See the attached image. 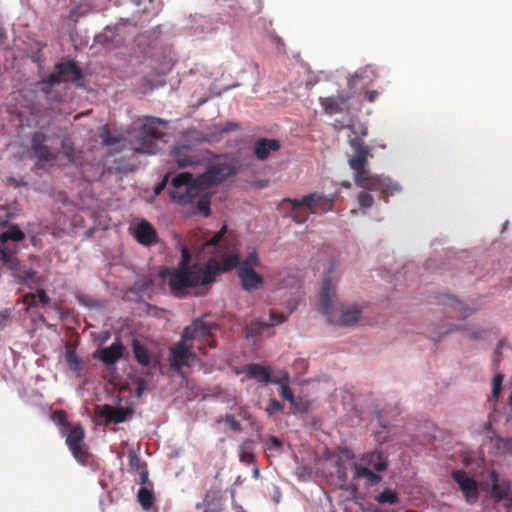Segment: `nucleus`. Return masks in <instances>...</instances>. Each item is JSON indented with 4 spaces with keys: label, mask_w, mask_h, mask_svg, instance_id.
<instances>
[{
    "label": "nucleus",
    "mask_w": 512,
    "mask_h": 512,
    "mask_svg": "<svg viewBox=\"0 0 512 512\" xmlns=\"http://www.w3.org/2000/svg\"><path fill=\"white\" fill-rule=\"evenodd\" d=\"M172 156L179 168L201 165L205 159L204 152L192 145L174 147Z\"/></svg>",
    "instance_id": "nucleus-13"
},
{
    "label": "nucleus",
    "mask_w": 512,
    "mask_h": 512,
    "mask_svg": "<svg viewBox=\"0 0 512 512\" xmlns=\"http://www.w3.org/2000/svg\"><path fill=\"white\" fill-rule=\"evenodd\" d=\"M285 204H292L295 207H306L309 213L328 212L333 209V200L327 196L318 195L315 193L303 196L301 199L284 198L280 206L284 207Z\"/></svg>",
    "instance_id": "nucleus-10"
},
{
    "label": "nucleus",
    "mask_w": 512,
    "mask_h": 512,
    "mask_svg": "<svg viewBox=\"0 0 512 512\" xmlns=\"http://www.w3.org/2000/svg\"><path fill=\"white\" fill-rule=\"evenodd\" d=\"M503 374H497L494 378H493V382H492V395L493 397H498L499 394H500V391H501V385H502V382H503Z\"/></svg>",
    "instance_id": "nucleus-48"
},
{
    "label": "nucleus",
    "mask_w": 512,
    "mask_h": 512,
    "mask_svg": "<svg viewBox=\"0 0 512 512\" xmlns=\"http://www.w3.org/2000/svg\"><path fill=\"white\" fill-rule=\"evenodd\" d=\"M50 124L49 120H45V111L36 105L29 107V117L27 118V125L45 128Z\"/></svg>",
    "instance_id": "nucleus-26"
},
{
    "label": "nucleus",
    "mask_w": 512,
    "mask_h": 512,
    "mask_svg": "<svg viewBox=\"0 0 512 512\" xmlns=\"http://www.w3.org/2000/svg\"><path fill=\"white\" fill-rule=\"evenodd\" d=\"M159 276L163 284L169 287L170 293L178 298L190 294L191 289H195L196 296L204 295V289L212 284L205 265L197 263L192 268H163L159 271Z\"/></svg>",
    "instance_id": "nucleus-2"
},
{
    "label": "nucleus",
    "mask_w": 512,
    "mask_h": 512,
    "mask_svg": "<svg viewBox=\"0 0 512 512\" xmlns=\"http://www.w3.org/2000/svg\"><path fill=\"white\" fill-rule=\"evenodd\" d=\"M134 414L132 407H114L111 405H104L99 412V415L106 419L107 423H122L131 418Z\"/></svg>",
    "instance_id": "nucleus-20"
},
{
    "label": "nucleus",
    "mask_w": 512,
    "mask_h": 512,
    "mask_svg": "<svg viewBox=\"0 0 512 512\" xmlns=\"http://www.w3.org/2000/svg\"><path fill=\"white\" fill-rule=\"evenodd\" d=\"M287 204L284 205V207ZM290 206V210L288 212V215L293 219L294 222L298 224H302L307 221L309 217V213L302 210L301 207H295L292 204H288Z\"/></svg>",
    "instance_id": "nucleus-36"
},
{
    "label": "nucleus",
    "mask_w": 512,
    "mask_h": 512,
    "mask_svg": "<svg viewBox=\"0 0 512 512\" xmlns=\"http://www.w3.org/2000/svg\"><path fill=\"white\" fill-rule=\"evenodd\" d=\"M348 129L355 135L348 141L353 150V154L348 157V163L353 171L355 184L361 189L380 193V197L387 201L389 195L400 191V185L389 177L372 174L367 169L368 159L372 156L370 147L362 139L367 135V128L363 125H349Z\"/></svg>",
    "instance_id": "nucleus-1"
},
{
    "label": "nucleus",
    "mask_w": 512,
    "mask_h": 512,
    "mask_svg": "<svg viewBox=\"0 0 512 512\" xmlns=\"http://www.w3.org/2000/svg\"><path fill=\"white\" fill-rule=\"evenodd\" d=\"M52 419L62 425L65 430L69 429V427H72L70 423L67 422L66 413L64 411L53 412Z\"/></svg>",
    "instance_id": "nucleus-47"
},
{
    "label": "nucleus",
    "mask_w": 512,
    "mask_h": 512,
    "mask_svg": "<svg viewBox=\"0 0 512 512\" xmlns=\"http://www.w3.org/2000/svg\"><path fill=\"white\" fill-rule=\"evenodd\" d=\"M25 239V233L17 226L11 225L7 231L0 234V243L5 245L8 241L20 242Z\"/></svg>",
    "instance_id": "nucleus-33"
},
{
    "label": "nucleus",
    "mask_w": 512,
    "mask_h": 512,
    "mask_svg": "<svg viewBox=\"0 0 512 512\" xmlns=\"http://www.w3.org/2000/svg\"><path fill=\"white\" fill-rule=\"evenodd\" d=\"M340 452L346 459H353L355 457L354 453L348 448H343Z\"/></svg>",
    "instance_id": "nucleus-61"
},
{
    "label": "nucleus",
    "mask_w": 512,
    "mask_h": 512,
    "mask_svg": "<svg viewBox=\"0 0 512 512\" xmlns=\"http://www.w3.org/2000/svg\"><path fill=\"white\" fill-rule=\"evenodd\" d=\"M66 444L71 451L73 457L80 463L86 464L89 459V452L84 442L85 431L81 425L69 427L63 431Z\"/></svg>",
    "instance_id": "nucleus-9"
},
{
    "label": "nucleus",
    "mask_w": 512,
    "mask_h": 512,
    "mask_svg": "<svg viewBox=\"0 0 512 512\" xmlns=\"http://www.w3.org/2000/svg\"><path fill=\"white\" fill-rule=\"evenodd\" d=\"M222 495L220 491H208L204 498L205 512H220L221 505L220 501Z\"/></svg>",
    "instance_id": "nucleus-32"
},
{
    "label": "nucleus",
    "mask_w": 512,
    "mask_h": 512,
    "mask_svg": "<svg viewBox=\"0 0 512 512\" xmlns=\"http://www.w3.org/2000/svg\"><path fill=\"white\" fill-rule=\"evenodd\" d=\"M366 97H367V100L372 103L378 97V91H376V90L368 91L366 93Z\"/></svg>",
    "instance_id": "nucleus-60"
},
{
    "label": "nucleus",
    "mask_w": 512,
    "mask_h": 512,
    "mask_svg": "<svg viewBox=\"0 0 512 512\" xmlns=\"http://www.w3.org/2000/svg\"><path fill=\"white\" fill-rule=\"evenodd\" d=\"M236 173L235 165L231 162H216L210 164L206 171L197 175V182L202 185L206 193L210 188L222 183L226 178Z\"/></svg>",
    "instance_id": "nucleus-7"
},
{
    "label": "nucleus",
    "mask_w": 512,
    "mask_h": 512,
    "mask_svg": "<svg viewBox=\"0 0 512 512\" xmlns=\"http://www.w3.org/2000/svg\"><path fill=\"white\" fill-rule=\"evenodd\" d=\"M140 472V483L145 484L148 482V471L147 469H143Z\"/></svg>",
    "instance_id": "nucleus-62"
},
{
    "label": "nucleus",
    "mask_w": 512,
    "mask_h": 512,
    "mask_svg": "<svg viewBox=\"0 0 512 512\" xmlns=\"http://www.w3.org/2000/svg\"><path fill=\"white\" fill-rule=\"evenodd\" d=\"M490 480L492 482L491 496L496 501H500V500L505 499L508 496V489H509V487L499 483V481H498V474L495 471H492L490 473Z\"/></svg>",
    "instance_id": "nucleus-29"
},
{
    "label": "nucleus",
    "mask_w": 512,
    "mask_h": 512,
    "mask_svg": "<svg viewBox=\"0 0 512 512\" xmlns=\"http://www.w3.org/2000/svg\"><path fill=\"white\" fill-rule=\"evenodd\" d=\"M367 72H373L371 67H365L363 69L358 70L353 76L348 79V86L351 89H354L357 85V80L362 78L363 75Z\"/></svg>",
    "instance_id": "nucleus-45"
},
{
    "label": "nucleus",
    "mask_w": 512,
    "mask_h": 512,
    "mask_svg": "<svg viewBox=\"0 0 512 512\" xmlns=\"http://www.w3.org/2000/svg\"><path fill=\"white\" fill-rule=\"evenodd\" d=\"M205 194L202 185L197 182L190 172H182L173 177L169 188V196L179 204L193 203L199 196Z\"/></svg>",
    "instance_id": "nucleus-5"
},
{
    "label": "nucleus",
    "mask_w": 512,
    "mask_h": 512,
    "mask_svg": "<svg viewBox=\"0 0 512 512\" xmlns=\"http://www.w3.org/2000/svg\"><path fill=\"white\" fill-rule=\"evenodd\" d=\"M193 345L187 339L181 337L180 341L170 348V367L173 371L180 373L182 367L190 366V361L196 359Z\"/></svg>",
    "instance_id": "nucleus-11"
},
{
    "label": "nucleus",
    "mask_w": 512,
    "mask_h": 512,
    "mask_svg": "<svg viewBox=\"0 0 512 512\" xmlns=\"http://www.w3.org/2000/svg\"><path fill=\"white\" fill-rule=\"evenodd\" d=\"M281 144L277 139L259 138L254 143V154L258 160L264 161L268 159L271 152L280 149Z\"/></svg>",
    "instance_id": "nucleus-22"
},
{
    "label": "nucleus",
    "mask_w": 512,
    "mask_h": 512,
    "mask_svg": "<svg viewBox=\"0 0 512 512\" xmlns=\"http://www.w3.org/2000/svg\"><path fill=\"white\" fill-rule=\"evenodd\" d=\"M452 478L458 484L467 503L475 504L479 499V489L474 477L465 470H456L452 472Z\"/></svg>",
    "instance_id": "nucleus-15"
},
{
    "label": "nucleus",
    "mask_w": 512,
    "mask_h": 512,
    "mask_svg": "<svg viewBox=\"0 0 512 512\" xmlns=\"http://www.w3.org/2000/svg\"><path fill=\"white\" fill-rule=\"evenodd\" d=\"M168 178H169V175L166 174L164 176L163 180L155 187V194L161 193V191L167 186Z\"/></svg>",
    "instance_id": "nucleus-58"
},
{
    "label": "nucleus",
    "mask_w": 512,
    "mask_h": 512,
    "mask_svg": "<svg viewBox=\"0 0 512 512\" xmlns=\"http://www.w3.org/2000/svg\"><path fill=\"white\" fill-rule=\"evenodd\" d=\"M167 124L166 120L153 116H145L134 122L130 131L134 151L142 154L155 153L156 144L153 140L164 136V132L159 127L162 126L165 129Z\"/></svg>",
    "instance_id": "nucleus-3"
},
{
    "label": "nucleus",
    "mask_w": 512,
    "mask_h": 512,
    "mask_svg": "<svg viewBox=\"0 0 512 512\" xmlns=\"http://www.w3.org/2000/svg\"><path fill=\"white\" fill-rule=\"evenodd\" d=\"M335 98L339 99V102L341 105H344L352 98V93L350 92H338V94L335 96Z\"/></svg>",
    "instance_id": "nucleus-55"
},
{
    "label": "nucleus",
    "mask_w": 512,
    "mask_h": 512,
    "mask_svg": "<svg viewBox=\"0 0 512 512\" xmlns=\"http://www.w3.org/2000/svg\"><path fill=\"white\" fill-rule=\"evenodd\" d=\"M124 346L119 339H116L111 346L100 351V360L105 365L115 364L123 356Z\"/></svg>",
    "instance_id": "nucleus-24"
},
{
    "label": "nucleus",
    "mask_w": 512,
    "mask_h": 512,
    "mask_svg": "<svg viewBox=\"0 0 512 512\" xmlns=\"http://www.w3.org/2000/svg\"><path fill=\"white\" fill-rule=\"evenodd\" d=\"M103 144L106 146H115L119 145L118 150L123 149L122 139L120 137L114 136L108 129H105L102 134Z\"/></svg>",
    "instance_id": "nucleus-38"
},
{
    "label": "nucleus",
    "mask_w": 512,
    "mask_h": 512,
    "mask_svg": "<svg viewBox=\"0 0 512 512\" xmlns=\"http://www.w3.org/2000/svg\"><path fill=\"white\" fill-rule=\"evenodd\" d=\"M23 303L31 306H36L37 304V295L36 293H27L23 296Z\"/></svg>",
    "instance_id": "nucleus-52"
},
{
    "label": "nucleus",
    "mask_w": 512,
    "mask_h": 512,
    "mask_svg": "<svg viewBox=\"0 0 512 512\" xmlns=\"http://www.w3.org/2000/svg\"><path fill=\"white\" fill-rule=\"evenodd\" d=\"M132 351L134 354V358L137 361L138 364L144 367H148L152 363V353L150 350L142 344L139 340L133 339L132 340Z\"/></svg>",
    "instance_id": "nucleus-25"
},
{
    "label": "nucleus",
    "mask_w": 512,
    "mask_h": 512,
    "mask_svg": "<svg viewBox=\"0 0 512 512\" xmlns=\"http://www.w3.org/2000/svg\"><path fill=\"white\" fill-rule=\"evenodd\" d=\"M227 226L224 225L217 233L210 238H205V233L202 230L194 232L188 239L190 248L198 253L212 254L214 252L220 253L222 248L229 249L230 240L229 236H225Z\"/></svg>",
    "instance_id": "nucleus-6"
},
{
    "label": "nucleus",
    "mask_w": 512,
    "mask_h": 512,
    "mask_svg": "<svg viewBox=\"0 0 512 512\" xmlns=\"http://www.w3.org/2000/svg\"><path fill=\"white\" fill-rule=\"evenodd\" d=\"M319 103L325 114L334 115L343 112V105L339 102V99L335 96L331 97H320Z\"/></svg>",
    "instance_id": "nucleus-28"
},
{
    "label": "nucleus",
    "mask_w": 512,
    "mask_h": 512,
    "mask_svg": "<svg viewBox=\"0 0 512 512\" xmlns=\"http://www.w3.org/2000/svg\"><path fill=\"white\" fill-rule=\"evenodd\" d=\"M239 128H240V125L238 123L232 122V121H227L221 126L220 131L223 133H228L231 131L238 130Z\"/></svg>",
    "instance_id": "nucleus-51"
},
{
    "label": "nucleus",
    "mask_w": 512,
    "mask_h": 512,
    "mask_svg": "<svg viewBox=\"0 0 512 512\" xmlns=\"http://www.w3.org/2000/svg\"><path fill=\"white\" fill-rule=\"evenodd\" d=\"M197 201V209L202 212L205 216H209L210 214V202L207 196L198 197Z\"/></svg>",
    "instance_id": "nucleus-46"
},
{
    "label": "nucleus",
    "mask_w": 512,
    "mask_h": 512,
    "mask_svg": "<svg viewBox=\"0 0 512 512\" xmlns=\"http://www.w3.org/2000/svg\"><path fill=\"white\" fill-rule=\"evenodd\" d=\"M239 256L230 252L221 257V261L210 258L205 264L207 272H209L211 283H214L217 276L223 272L231 271L233 268H239Z\"/></svg>",
    "instance_id": "nucleus-16"
},
{
    "label": "nucleus",
    "mask_w": 512,
    "mask_h": 512,
    "mask_svg": "<svg viewBox=\"0 0 512 512\" xmlns=\"http://www.w3.org/2000/svg\"><path fill=\"white\" fill-rule=\"evenodd\" d=\"M294 366L295 367L305 368L307 366V363L303 359H297V360L294 361Z\"/></svg>",
    "instance_id": "nucleus-63"
},
{
    "label": "nucleus",
    "mask_w": 512,
    "mask_h": 512,
    "mask_svg": "<svg viewBox=\"0 0 512 512\" xmlns=\"http://www.w3.org/2000/svg\"><path fill=\"white\" fill-rule=\"evenodd\" d=\"M133 236L138 243L150 246L158 242L155 228L147 220L142 219L134 229Z\"/></svg>",
    "instance_id": "nucleus-21"
},
{
    "label": "nucleus",
    "mask_w": 512,
    "mask_h": 512,
    "mask_svg": "<svg viewBox=\"0 0 512 512\" xmlns=\"http://www.w3.org/2000/svg\"><path fill=\"white\" fill-rule=\"evenodd\" d=\"M237 275L240 280L241 287L246 292H252L260 288L263 284V278L254 268L239 267Z\"/></svg>",
    "instance_id": "nucleus-19"
},
{
    "label": "nucleus",
    "mask_w": 512,
    "mask_h": 512,
    "mask_svg": "<svg viewBox=\"0 0 512 512\" xmlns=\"http://www.w3.org/2000/svg\"><path fill=\"white\" fill-rule=\"evenodd\" d=\"M502 346H503V341L500 340L498 345H497V348H496V350L494 351V354H493V363L496 366L499 364V362L501 361V358H502V352H501Z\"/></svg>",
    "instance_id": "nucleus-53"
},
{
    "label": "nucleus",
    "mask_w": 512,
    "mask_h": 512,
    "mask_svg": "<svg viewBox=\"0 0 512 512\" xmlns=\"http://www.w3.org/2000/svg\"><path fill=\"white\" fill-rule=\"evenodd\" d=\"M225 422L235 431L241 429V423L231 414L226 415Z\"/></svg>",
    "instance_id": "nucleus-49"
},
{
    "label": "nucleus",
    "mask_w": 512,
    "mask_h": 512,
    "mask_svg": "<svg viewBox=\"0 0 512 512\" xmlns=\"http://www.w3.org/2000/svg\"><path fill=\"white\" fill-rule=\"evenodd\" d=\"M269 443H270L269 448H273L276 451H279L282 447V441L279 438H277L276 436H271L269 438Z\"/></svg>",
    "instance_id": "nucleus-56"
},
{
    "label": "nucleus",
    "mask_w": 512,
    "mask_h": 512,
    "mask_svg": "<svg viewBox=\"0 0 512 512\" xmlns=\"http://www.w3.org/2000/svg\"><path fill=\"white\" fill-rule=\"evenodd\" d=\"M243 372L252 379L260 383L268 384L274 383L277 378L271 377L270 367H265L260 364H248L244 366Z\"/></svg>",
    "instance_id": "nucleus-23"
},
{
    "label": "nucleus",
    "mask_w": 512,
    "mask_h": 512,
    "mask_svg": "<svg viewBox=\"0 0 512 512\" xmlns=\"http://www.w3.org/2000/svg\"><path fill=\"white\" fill-rule=\"evenodd\" d=\"M283 409L284 405L279 400L273 398L269 401V404L265 408V411L269 416H272L275 413L283 411Z\"/></svg>",
    "instance_id": "nucleus-43"
},
{
    "label": "nucleus",
    "mask_w": 512,
    "mask_h": 512,
    "mask_svg": "<svg viewBox=\"0 0 512 512\" xmlns=\"http://www.w3.org/2000/svg\"><path fill=\"white\" fill-rule=\"evenodd\" d=\"M452 308L459 314V316L464 318L472 313V310L467 305L458 300L453 301Z\"/></svg>",
    "instance_id": "nucleus-44"
},
{
    "label": "nucleus",
    "mask_w": 512,
    "mask_h": 512,
    "mask_svg": "<svg viewBox=\"0 0 512 512\" xmlns=\"http://www.w3.org/2000/svg\"><path fill=\"white\" fill-rule=\"evenodd\" d=\"M259 265V258L255 251L249 253L243 261H240L239 267L254 268Z\"/></svg>",
    "instance_id": "nucleus-42"
},
{
    "label": "nucleus",
    "mask_w": 512,
    "mask_h": 512,
    "mask_svg": "<svg viewBox=\"0 0 512 512\" xmlns=\"http://www.w3.org/2000/svg\"><path fill=\"white\" fill-rule=\"evenodd\" d=\"M357 200L361 209L365 210L373 206L374 198L367 191L359 192Z\"/></svg>",
    "instance_id": "nucleus-40"
},
{
    "label": "nucleus",
    "mask_w": 512,
    "mask_h": 512,
    "mask_svg": "<svg viewBox=\"0 0 512 512\" xmlns=\"http://www.w3.org/2000/svg\"><path fill=\"white\" fill-rule=\"evenodd\" d=\"M50 138L43 131H35L31 135V150L40 161L52 162L57 158V153L46 144Z\"/></svg>",
    "instance_id": "nucleus-17"
},
{
    "label": "nucleus",
    "mask_w": 512,
    "mask_h": 512,
    "mask_svg": "<svg viewBox=\"0 0 512 512\" xmlns=\"http://www.w3.org/2000/svg\"><path fill=\"white\" fill-rule=\"evenodd\" d=\"M240 460L249 463L253 460V455L250 452L243 451L240 455Z\"/></svg>",
    "instance_id": "nucleus-59"
},
{
    "label": "nucleus",
    "mask_w": 512,
    "mask_h": 512,
    "mask_svg": "<svg viewBox=\"0 0 512 512\" xmlns=\"http://www.w3.org/2000/svg\"><path fill=\"white\" fill-rule=\"evenodd\" d=\"M298 302L293 300L289 301L287 305L288 314H278L274 310H271L270 312V318L272 320L271 324H268L266 322H251L249 325L245 327L246 337L248 339L255 340L258 336H260L267 328L275 325L280 324L284 322L288 315H290L296 308H297Z\"/></svg>",
    "instance_id": "nucleus-12"
},
{
    "label": "nucleus",
    "mask_w": 512,
    "mask_h": 512,
    "mask_svg": "<svg viewBox=\"0 0 512 512\" xmlns=\"http://www.w3.org/2000/svg\"><path fill=\"white\" fill-rule=\"evenodd\" d=\"M65 360L70 370L75 372L80 369V359L77 356L75 350H73L71 347H67L65 352Z\"/></svg>",
    "instance_id": "nucleus-37"
},
{
    "label": "nucleus",
    "mask_w": 512,
    "mask_h": 512,
    "mask_svg": "<svg viewBox=\"0 0 512 512\" xmlns=\"http://www.w3.org/2000/svg\"><path fill=\"white\" fill-rule=\"evenodd\" d=\"M62 149L66 156H68V157L71 156L73 147H72V143L70 142V140L64 139L62 141Z\"/></svg>",
    "instance_id": "nucleus-57"
},
{
    "label": "nucleus",
    "mask_w": 512,
    "mask_h": 512,
    "mask_svg": "<svg viewBox=\"0 0 512 512\" xmlns=\"http://www.w3.org/2000/svg\"><path fill=\"white\" fill-rule=\"evenodd\" d=\"M375 500L380 504L388 503L394 505L399 503V496L397 492L386 488L375 497Z\"/></svg>",
    "instance_id": "nucleus-35"
},
{
    "label": "nucleus",
    "mask_w": 512,
    "mask_h": 512,
    "mask_svg": "<svg viewBox=\"0 0 512 512\" xmlns=\"http://www.w3.org/2000/svg\"><path fill=\"white\" fill-rule=\"evenodd\" d=\"M138 501L144 510H149L154 502V494L146 487H141L137 494Z\"/></svg>",
    "instance_id": "nucleus-34"
},
{
    "label": "nucleus",
    "mask_w": 512,
    "mask_h": 512,
    "mask_svg": "<svg viewBox=\"0 0 512 512\" xmlns=\"http://www.w3.org/2000/svg\"><path fill=\"white\" fill-rule=\"evenodd\" d=\"M331 273L332 269H329L328 275L323 279L318 298V309L327 316H330L334 309L335 285L330 277Z\"/></svg>",
    "instance_id": "nucleus-18"
},
{
    "label": "nucleus",
    "mask_w": 512,
    "mask_h": 512,
    "mask_svg": "<svg viewBox=\"0 0 512 512\" xmlns=\"http://www.w3.org/2000/svg\"><path fill=\"white\" fill-rule=\"evenodd\" d=\"M36 295H37V302H39L43 306L48 305L50 303V298L44 289H38L36 292Z\"/></svg>",
    "instance_id": "nucleus-50"
},
{
    "label": "nucleus",
    "mask_w": 512,
    "mask_h": 512,
    "mask_svg": "<svg viewBox=\"0 0 512 512\" xmlns=\"http://www.w3.org/2000/svg\"><path fill=\"white\" fill-rule=\"evenodd\" d=\"M83 71L74 60L59 62L55 65V73L46 77L45 83L60 84L73 83L76 86L81 85Z\"/></svg>",
    "instance_id": "nucleus-8"
},
{
    "label": "nucleus",
    "mask_w": 512,
    "mask_h": 512,
    "mask_svg": "<svg viewBox=\"0 0 512 512\" xmlns=\"http://www.w3.org/2000/svg\"><path fill=\"white\" fill-rule=\"evenodd\" d=\"M46 81V78L42 79L41 81H39L37 83V86L39 87V90L48 95L50 93V90H51V87L54 85V84H50V83H45Z\"/></svg>",
    "instance_id": "nucleus-54"
},
{
    "label": "nucleus",
    "mask_w": 512,
    "mask_h": 512,
    "mask_svg": "<svg viewBox=\"0 0 512 512\" xmlns=\"http://www.w3.org/2000/svg\"><path fill=\"white\" fill-rule=\"evenodd\" d=\"M15 250L9 249L8 247H0V260L10 270H18L20 261L15 256Z\"/></svg>",
    "instance_id": "nucleus-31"
},
{
    "label": "nucleus",
    "mask_w": 512,
    "mask_h": 512,
    "mask_svg": "<svg viewBox=\"0 0 512 512\" xmlns=\"http://www.w3.org/2000/svg\"><path fill=\"white\" fill-rule=\"evenodd\" d=\"M360 315L361 311L357 307L351 306L341 310V314L338 320L331 319V321L342 326H351L358 322Z\"/></svg>",
    "instance_id": "nucleus-27"
},
{
    "label": "nucleus",
    "mask_w": 512,
    "mask_h": 512,
    "mask_svg": "<svg viewBox=\"0 0 512 512\" xmlns=\"http://www.w3.org/2000/svg\"><path fill=\"white\" fill-rule=\"evenodd\" d=\"M338 473H339V478L340 479H342V480L346 479V472L345 471L339 470Z\"/></svg>",
    "instance_id": "nucleus-64"
},
{
    "label": "nucleus",
    "mask_w": 512,
    "mask_h": 512,
    "mask_svg": "<svg viewBox=\"0 0 512 512\" xmlns=\"http://www.w3.org/2000/svg\"><path fill=\"white\" fill-rule=\"evenodd\" d=\"M290 376L284 373L281 377L277 378L274 384L280 385L279 394L282 398L289 401L292 405L295 404V397L292 389L289 387Z\"/></svg>",
    "instance_id": "nucleus-30"
},
{
    "label": "nucleus",
    "mask_w": 512,
    "mask_h": 512,
    "mask_svg": "<svg viewBox=\"0 0 512 512\" xmlns=\"http://www.w3.org/2000/svg\"><path fill=\"white\" fill-rule=\"evenodd\" d=\"M129 468L131 471L139 472L143 469H146V464L141 460L139 455L134 451H130L129 453Z\"/></svg>",
    "instance_id": "nucleus-39"
},
{
    "label": "nucleus",
    "mask_w": 512,
    "mask_h": 512,
    "mask_svg": "<svg viewBox=\"0 0 512 512\" xmlns=\"http://www.w3.org/2000/svg\"><path fill=\"white\" fill-rule=\"evenodd\" d=\"M191 264V252L190 248L187 246H182L181 248V260L177 266V268H192Z\"/></svg>",
    "instance_id": "nucleus-41"
},
{
    "label": "nucleus",
    "mask_w": 512,
    "mask_h": 512,
    "mask_svg": "<svg viewBox=\"0 0 512 512\" xmlns=\"http://www.w3.org/2000/svg\"><path fill=\"white\" fill-rule=\"evenodd\" d=\"M387 466V456L382 451L367 452L359 458V461L352 464V479L354 481L364 480L367 487L376 486L382 480L378 473L385 471Z\"/></svg>",
    "instance_id": "nucleus-4"
},
{
    "label": "nucleus",
    "mask_w": 512,
    "mask_h": 512,
    "mask_svg": "<svg viewBox=\"0 0 512 512\" xmlns=\"http://www.w3.org/2000/svg\"><path fill=\"white\" fill-rule=\"evenodd\" d=\"M211 325L202 320H195L191 325L185 327L182 332V338L198 340L200 344L207 343L210 348L216 347V341L211 339Z\"/></svg>",
    "instance_id": "nucleus-14"
}]
</instances>
